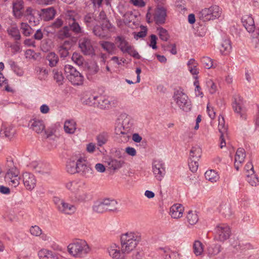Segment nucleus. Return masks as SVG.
<instances>
[{
    "label": "nucleus",
    "instance_id": "obj_1",
    "mask_svg": "<svg viewBox=\"0 0 259 259\" xmlns=\"http://www.w3.org/2000/svg\"><path fill=\"white\" fill-rule=\"evenodd\" d=\"M141 240V235L138 232H128L120 236L122 252L128 254L134 250Z\"/></svg>",
    "mask_w": 259,
    "mask_h": 259
},
{
    "label": "nucleus",
    "instance_id": "obj_2",
    "mask_svg": "<svg viewBox=\"0 0 259 259\" xmlns=\"http://www.w3.org/2000/svg\"><path fill=\"white\" fill-rule=\"evenodd\" d=\"M6 171L5 180L9 185L16 187L20 184L19 170L14 164L12 158H8L4 165Z\"/></svg>",
    "mask_w": 259,
    "mask_h": 259
},
{
    "label": "nucleus",
    "instance_id": "obj_3",
    "mask_svg": "<svg viewBox=\"0 0 259 259\" xmlns=\"http://www.w3.org/2000/svg\"><path fill=\"white\" fill-rule=\"evenodd\" d=\"M69 253L76 258L85 256L91 251V248L84 240H76L70 243L67 246Z\"/></svg>",
    "mask_w": 259,
    "mask_h": 259
},
{
    "label": "nucleus",
    "instance_id": "obj_4",
    "mask_svg": "<svg viewBox=\"0 0 259 259\" xmlns=\"http://www.w3.org/2000/svg\"><path fill=\"white\" fill-rule=\"evenodd\" d=\"M221 9L217 5L204 8L198 13V17L203 22L219 18L221 15Z\"/></svg>",
    "mask_w": 259,
    "mask_h": 259
},
{
    "label": "nucleus",
    "instance_id": "obj_5",
    "mask_svg": "<svg viewBox=\"0 0 259 259\" xmlns=\"http://www.w3.org/2000/svg\"><path fill=\"white\" fill-rule=\"evenodd\" d=\"M173 99L179 107L185 112L191 110L192 104L188 96L181 90L175 92Z\"/></svg>",
    "mask_w": 259,
    "mask_h": 259
},
{
    "label": "nucleus",
    "instance_id": "obj_6",
    "mask_svg": "<svg viewBox=\"0 0 259 259\" xmlns=\"http://www.w3.org/2000/svg\"><path fill=\"white\" fill-rule=\"evenodd\" d=\"M64 71L68 79L73 85H81L83 82V75L71 65H66Z\"/></svg>",
    "mask_w": 259,
    "mask_h": 259
},
{
    "label": "nucleus",
    "instance_id": "obj_7",
    "mask_svg": "<svg viewBox=\"0 0 259 259\" xmlns=\"http://www.w3.org/2000/svg\"><path fill=\"white\" fill-rule=\"evenodd\" d=\"M53 201L57 210L61 213L72 215L76 210V207L74 204L69 203L59 197H54Z\"/></svg>",
    "mask_w": 259,
    "mask_h": 259
},
{
    "label": "nucleus",
    "instance_id": "obj_8",
    "mask_svg": "<svg viewBox=\"0 0 259 259\" xmlns=\"http://www.w3.org/2000/svg\"><path fill=\"white\" fill-rule=\"evenodd\" d=\"M79 165L77 173L85 178H90L94 175V170L86 159L83 157L79 158Z\"/></svg>",
    "mask_w": 259,
    "mask_h": 259
},
{
    "label": "nucleus",
    "instance_id": "obj_9",
    "mask_svg": "<svg viewBox=\"0 0 259 259\" xmlns=\"http://www.w3.org/2000/svg\"><path fill=\"white\" fill-rule=\"evenodd\" d=\"M215 234L217 240L224 242L229 238L231 234V229L228 225L221 224L216 226Z\"/></svg>",
    "mask_w": 259,
    "mask_h": 259
},
{
    "label": "nucleus",
    "instance_id": "obj_10",
    "mask_svg": "<svg viewBox=\"0 0 259 259\" xmlns=\"http://www.w3.org/2000/svg\"><path fill=\"white\" fill-rule=\"evenodd\" d=\"M152 171L156 179L161 181L165 175V167L162 160L154 159L152 162Z\"/></svg>",
    "mask_w": 259,
    "mask_h": 259
},
{
    "label": "nucleus",
    "instance_id": "obj_11",
    "mask_svg": "<svg viewBox=\"0 0 259 259\" xmlns=\"http://www.w3.org/2000/svg\"><path fill=\"white\" fill-rule=\"evenodd\" d=\"M79 48L85 55H92L94 54V49L91 39L89 37L84 36L80 38L78 41Z\"/></svg>",
    "mask_w": 259,
    "mask_h": 259
},
{
    "label": "nucleus",
    "instance_id": "obj_12",
    "mask_svg": "<svg viewBox=\"0 0 259 259\" xmlns=\"http://www.w3.org/2000/svg\"><path fill=\"white\" fill-rule=\"evenodd\" d=\"M232 107L235 113L238 114L242 119L246 118L245 109L243 106V99L239 95L234 97Z\"/></svg>",
    "mask_w": 259,
    "mask_h": 259
},
{
    "label": "nucleus",
    "instance_id": "obj_13",
    "mask_svg": "<svg viewBox=\"0 0 259 259\" xmlns=\"http://www.w3.org/2000/svg\"><path fill=\"white\" fill-rule=\"evenodd\" d=\"M166 16V7H162L161 5L156 7L154 14V20L156 24L161 25L164 24Z\"/></svg>",
    "mask_w": 259,
    "mask_h": 259
},
{
    "label": "nucleus",
    "instance_id": "obj_14",
    "mask_svg": "<svg viewBox=\"0 0 259 259\" xmlns=\"http://www.w3.org/2000/svg\"><path fill=\"white\" fill-rule=\"evenodd\" d=\"M107 252L110 257L113 259H124L126 255L125 253L122 252V248L115 244H112L109 246L107 249Z\"/></svg>",
    "mask_w": 259,
    "mask_h": 259
},
{
    "label": "nucleus",
    "instance_id": "obj_15",
    "mask_svg": "<svg viewBox=\"0 0 259 259\" xmlns=\"http://www.w3.org/2000/svg\"><path fill=\"white\" fill-rule=\"evenodd\" d=\"M24 186L28 190H32L36 186V179L32 174L25 172L22 175Z\"/></svg>",
    "mask_w": 259,
    "mask_h": 259
},
{
    "label": "nucleus",
    "instance_id": "obj_16",
    "mask_svg": "<svg viewBox=\"0 0 259 259\" xmlns=\"http://www.w3.org/2000/svg\"><path fill=\"white\" fill-rule=\"evenodd\" d=\"M31 166L36 172L43 175H49L51 172V169L48 164L42 162L34 161L31 164Z\"/></svg>",
    "mask_w": 259,
    "mask_h": 259
},
{
    "label": "nucleus",
    "instance_id": "obj_17",
    "mask_svg": "<svg viewBox=\"0 0 259 259\" xmlns=\"http://www.w3.org/2000/svg\"><path fill=\"white\" fill-rule=\"evenodd\" d=\"M242 22L247 31L252 34L258 28H255L254 22L251 15H246L242 17Z\"/></svg>",
    "mask_w": 259,
    "mask_h": 259
},
{
    "label": "nucleus",
    "instance_id": "obj_18",
    "mask_svg": "<svg viewBox=\"0 0 259 259\" xmlns=\"http://www.w3.org/2000/svg\"><path fill=\"white\" fill-rule=\"evenodd\" d=\"M85 183L78 180H74L67 182L65 184L67 189L71 192L74 195L78 190L83 188Z\"/></svg>",
    "mask_w": 259,
    "mask_h": 259
},
{
    "label": "nucleus",
    "instance_id": "obj_19",
    "mask_svg": "<svg viewBox=\"0 0 259 259\" xmlns=\"http://www.w3.org/2000/svg\"><path fill=\"white\" fill-rule=\"evenodd\" d=\"M83 21L87 27H94L98 24L96 15L94 13H88L84 15Z\"/></svg>",
    "mask_w": 259,
    "mask_h": 259
},
{
    "label": "nucleus",
    "instance_id": "obj_20",
    "mask_svg": "<svg viewBox=\"0 0 259 259\" xmlns=\"http://www.w3.org/2000/svg\"><path fill=\"white\" fill-rule=\"evenodd\" d=\"M245 158V151L243 148H239L237 149L235 156L234 166L237 170H238L240 164L244 161Z\"/></svg>",
    "mask_w": 259,
    "mask_h": 259
},
{
    "label": "nucleus",
    "instance_id": "obj_21",
    "mask_svg": "<svg viewBox=\"0 0 259 259\" xmlns=\"http://www.w3.org/2000/svg\"><path fill=\"white\" fill-rule=\"evenodd\" d=\"M29 125L33 131L39 134L45 130V126L41 120L33 119L29 121Z\"/></svg>",
    "mask_w": 259,
    "mask_h": 259
},
{
    "label": "nucleus",
    "instance_id": "obj_22",
    "mask_svg": "<svg viewBox=\"0 0 259 259\" xmlns=\"http://www.w3.org/2000/svg\"><path fill=\"white\" fill-rule=\"evenodd\" d=\"M40 259H59L58 253L47 249H41L38 252Z\"/></svg>",
    "mask_w": 259,
    "mask_h": 259
},
{
    "label": "nucleus",
    "instance_id": "obj_23",
    "mask_svg": "<svg viewBox=\"0 0 259 259\" xmlns=\"http://www.w3.org/2000/svg\"><path fill=\"white\" fill-rule=\"evenodd\" d=\"M56 14V11L53 7H50L41 10L40 16L41 18L46 21H49L53 19Z\"/></svg>",
    "mask_w": 259,
    "mask_h": 259
},
{
    "label": "nucleus",
    "instance_id": "obj_24",
    "mask_svg": "<svg viewBox=\"0 0 259 259\" xmlns=\"http://www.w3.org/2000/svg\"><path fill=\"white\" fill-rule=\"evenodd\" d=\"M24 3L21 1H18L13 3V12L15 17L20 18L23 15Z\"/></svg>",
    "mask_w": 259,
    "mask_h": 259
},
{
    "label": "nucleus",
    "instance_id": "obj_25",
    "mask_svg": "<svg viewBox=\"0 0 259 259\" xmlns=\"http://www.w3.org/2000/svg\"><path fill=\"white\" fill-rule=\"evenodd\" d=\"M184 211L183 206L180 204H174L170 208V214L174 219H178L182 216Z\"/></svg>",
    "mask_w": 259,
    "mask_h": 259
},
{
    "label": "nucleus",
    "instance_id": "obj_26",
    "mask_svg": "<svg viewBox=\"0 0 259 259\" xmlns=\"http://www.w3.org/2000/svg\"><path fill=\"white\" fill-rule=\"evenodd\" d=\"M99 44L101 48L109 54H115L116 48L114 43L108 41H100Z\"/></svg>",
    "mask_w": 259,
    "mask_h": 259
},
{
    "label": "nucleus",
    "instance_id": "obj_27",
    "mask_svg": "<svg viewBox=\"0 0 259 259\" xmlns=\"http://www.w3.org/2000/svg\"><path fill=\"white\" fill-rule=\"evenodd\" d=\"M74 201L77 202H83L90 199V196L87 192L83 191L82 188L76 192L74 195Z\"/></svg>",
    "mask_w": 259,
    "mask_h": 259
},
{
    "label": "nucleus",
    "instance_id": "obj_28",
    "mask_svg": "<svg viewBox=\"0 0 259 259\" xmlns=\"http://www.w3.org/2000/svg\"><path fill=\"white\" fill-rule=\"evenodd\" d=\"M115 40L118 42V48L123 53H126L131 46L125 38L122 36H117L115 38Z\"/></svg>",
    "mask_w": 259,
    "mask_h": 259
},
{
    "label": "nucleus",
    "instance_id": "obj_29",
    "mask_svg": "<svg viewBox=\"0 0 259 259\" xmlns=\"http://www.w3.org/2000/svg\"><path fill=\"white\" fill-rule=\"evenodd\" d=\"M79 158L76 161L69 159L67 161L66 166V169L67 172L74 174L77 173L78 166L79 165Z\"/></svg>",
    "mask_w": 259,
    "mask_h": 259
},
{
    "label": "nucleus",
    "instance_id": "obj_30",
    "mask_svg": "<svg viewBox=\"0 0 259 259\" xmlns=\"http://www.w3.org/2000/svg\"><path fill=\"white\" fill-rule=\"evenodd\" d=\"M107 211H115L118 209V203L114 199H105L103 200Z\"/></svg>",
    "mask_w": 259,
    "mask_h": 259
},
{
    "label": "nucleus",
    "instance_id": "obj_31",
    "mask_svg": "<svg viewBox=\"0 0 259 259\" xmlns=\"http://www.w3.org/2000/svg\"><path fill=\"white\" fill-rule=\"evenodd\" d=\"M72 34L70 32L69 28L68 26L66 25L60 29L56 34L57 38L61 40H63L67 38L71 37Z\"/></svg>",
    "mask_w": 259,
    "mask_h": 259
},
{
    "label": "nucleus",
    "instance_id": "obj_32",
    "mask_svg": "<svg viewBox=\"0 0 259 259\" xmlns=\"http://www.w3.org/2000/svg\"><path fill=\"white\" fill-rule=\"evenodd\" d=\"M46 59L48 61V65L51 67L56 66L59 60L58 55L54 52L48 53L46 56Z\"/></svg>",
    "mask_w": 259,
    "mask_h": 259
},
{
    "label": "nucleus",
    "instance_id": "obj_33",
    "mask_svg": "<svg viewBox=\"0 0 259 259\" xmlns=\"http://www.w3.org/2000/svg\"><path fill=\"white\" fill-rule=\"evenodd\" d=\"M15 133V130L11 125L3 127L0 132V135L2 137H5L9 139L12 138Z\"/></svg>",
    "mask_w": 259,
    "mask_h": 259
},
{
    "label": "nucleus",
    "instance_id": "obj_34",
    "mask_svg": "<svg viewBox=\"0 0 259 259\" xmlns=\"http://www.w3.org/2000/svg\"><path fill=\"white\" fill-rule=\"evenodd\" d=\"M232 49L231 41L229 39H225L222 42L220 50L222 54L226 55L228 54Z\"/></svg>",
    "mask_w": 259,
    "mask_h": 259
},
{
    "label": "nucleus",
    "instance_id": "obj_35",
    "mask_svg": "<svg viewBox=\"0 0 259 259\" xmlns=\"http://www.w3.org/2000/svg\"><path fill=\"white\" fill-rule=\"evenodd\" d=\"M115 133L117 135H121L124 138L129 137L128 134L130 132L128 131V130L125 129V127L121 124L119 121L116 123Z\"/></svg>",
    "mask_w": 259,
    "mask_h": 259
},
{
    "label": "nucleus",
    "instance_id": "obj_36",
    "mask_svg": "<svg viewBox=\"0 0 259 259\" xmlns=\"http://www.w3.org/2000/svg\"><path fill=\"white\" fill-rule=\"evenodd\" d=\"M76 122L73 120H66L64 125V131L68 134H73L76 129Z\"/></svg>",
    "mask_w": 259,
    "mask_h": 259
},
{
    "label": "nucleus",
    "instance_id": "obj_37",
    "mask_svg": "<svg viewBox=\"0 0 259 259\" xmlns=\"http://www.w3.org/2000/svg\"><path fill=\"white\" fill-rule=\"evenodd\" d=\"M36 76L37 78L40 80H46L48 76V70L45 67H36L35 68Z\"/></svg>",
    "mask_w": 259,
    "mask_h": 259
},
{
    "label": "nucleus",
    "instance_id": "obj_38",
    "mask_svg": "<svg viewBox=\"0 0 259 259\" xmlns=\"http://www.w3.org/2000/svg\"><path fill=\"white\" fill-rule=\"evenodd\" d=\"M7 32L9 35L15 40H19L21 39V35L17 27H11L8 28Z\"/></svg>",
    "mask_w": 259,
    "mask_h": 259
},
{
    "label": "nucleus",
    "instance_id": "obj_39",
    "mask_svg": "<svg viewBox=\"0 0 259 259\" xmlns=\"http://www.w3.org/2000/svg\"><path fill=\"white\" fill-rule=\"evenodd\" d=\"M109 138V134L106 132H103L100 133L96 138L98 145L99 146H102L104 145L107 141Z\"/></svg>",
    "mask_w": 259,
    "mask_h": 259
},
{
    "label": "nucleus",
    "instance_id": "obj_40",
    "mask_svg": "<svg viewBox=\"0 0 259 259\" xmlns=\"http://www.w3.org/2000/svg\"><path fill=\"white\" fill-rule=\"evenodd\" d=\"M103 22L101 24V26H102V30H107L110 32H113L115 30V27L112 24L110 23L109 21L106 19V17L105 15H104L103 17Z\"/></svg>",
    "mask_w": 259,
    "mask_h": 259
},
{
    "label": "nucleus",
    "instance_id": "obj_41",
    "mask_svg": "<svg viewBox=\"0 0 259 259\" xmlns=\"http://www.w3.org/2000/svg\"><path fill=\"white\" fill-rule=\"evenodd\" d=\"M193 252L196 256L202 254L203 252V244L199 240H196L193 245Z\"/></svg>",
    "mask_w": 259,
    "mask_h": 259
},
{
    "label": "nucleus",
    "instance_id": "obj_42",
    "mask_svg": "<svg viewBox=\"0 0 259 259\" xmlns=\"http://www.w3.org/2000/svg\"><path fill=\"white\" fill-rule=\"evenodd\" d=\"M221 250V245L218 244H213L208 247L207 253L209 256H214L218 254Z\"/></svg>",
    "mask_w": 259,
    "mask_h": 259
},
{
    "label": "nucleus",
    "instance_id": "obj_43",
    "mask_svg": "<svg viewBox=\"0 0 259 259\" xmlns=\"http://www.w3.org/2000/svg\"><path fill=\"white\" fill-rule=\"evenodd\" d=\"M105 31V30H102V26H99L98 24L96 25L93 28L94 34L101 39L105 38L107 36Z\"/></svg>",
    "mask_w": 259,
    "mask_h": 259
},
{
    "label": "nucleus",
    "instance_id": "obj_44",
    "mask_svg": "<svg viewBox=\"0 0 259 259\" xmlns=\"http://www.w3.org/2000/svg\"><path fill=\"white\" fill-rule=\"evenodd\" d=\"M250 174H246L247 181L252 186H256L258 183V178L254 174V171H250Z\"/></svg>",
    "mask_w": 259,
    "mask_h": 259
},
{
    "label": "nucleus",
    "instance_id": "obj_45",
    "mask_svg": "<svg viewBox=\"0 0 259 259\" xmlns=\"http://www.w3.org/2000/svg\"><path fill=\"white\" fill-rule=\"evenodd\" d=\"M98 107L101 109H106L109 108L110 106V102L105 97L102 96H98Z\"/></svg>",
    "mask_w": 259,
    "mask_h": 259
},
{
    "label": "nucleus",
    "instance_id": "obj_46",
    "mask_svg": "<svg viewBox=\"0 0 259 259\" xmlns=\"http://www.w3.org/2000/svg\"><path fill=\"white\" fill-rule=\"evenodd\" d=\"M67 26L69 27L70 31L71 30L75 34H77L82 32L81 27L77 21L70 22Z\"/></svg>",
    "mask_w": 259,
    "mask_h": 259
},
{
    "label": "nucleus",
    "instance_id": "obj_47",
    "mask_svg": "<svg viewBox=\"0 0 259 259\" xmlns=\"http://www.w3.org/2000/svg\"><path fill=\"white\" fill-rule=\"evenodd\" d=\"M201 156V149L199 147H193L190 152V158L199 160Z\"/></svg>",
    "mask_w": 259,
    "mask_h": 259
},
{
    "label": "nucleus",
    "instance_id": "obj_48",
    "mask_svg": "<svg viewBox=\"0 0 259 259\" xmlns=\"http://www.w3.org/2000/svg\"><path fill=\"white\" fill-rule=\"evenodd\" d=\"M108 163L110 168L115 170L121 167L124 163V162L122 160L111 159L109 160Z\"/></svg>",
    "mask_w": 259,
    "mask_h": 259
},
{
    "label": "nucleus",
    "instance_id": "obj_49",
    "mask_svg": "<svg viewBox=\"0 0 259 259\" xmlns=\"http://www.w3.org/2000/svg\"><path fill=\"white\" fill-rule=\"evenodd\" d=\"M204 175L206 179L211 182H215L219 179L218 175L214 170L206 171Z\"/></svg>",
    "mask_w": 259,
    "mask_h": 259
},
{
    "label": "nucleus",
    "instance_id": "obj_50",
    "mask_svg": "<svg viewBox=\"0 0 259 259\" xmlns=\"http://www.w3.org/2000/svg\"><path fill=\"white\" fill-rule=\"evenodd\" d=\"M218 130L221 134H227V126L225 124V120L224 117L221 115L219 116Z\"/></svg>",
    "mask_w": 259,
    "mask_h": 259
},
{
    "label": "nucleus",
    "instance_id": "obj_51",
    "mask_svg": "<svg viewBox=\"0 0 259 259\" xmlns=\"http://www.w3.org/2000/svg\"><path fill=\"white\" fill-rule=\"evenodd\" d=\"M54 78L59 85L63 83L64 77L61 71L57 69H54L53 70Z\"/></svg>",
    "mask_w": 259,
    "mask_h": 259
},
{
    "label": "nucleus",
    "instance_id": "obj_52",
    "mask_svg": "<svg viewBox=\"0 0 259 259\" xmlns=\"http://www.w3.org/2000/svg\"><path fill=\"white\" fill-rule=\"evenodd\" d=\"M98 99V96L91 95L83 101V103L89 106L97 107Z\"/></svg>",
    "mask_w": 259,
    "mask_h": 259
},
{
    "label": "nucleus",
    "instance_id": "obj_53",
    "mask_svg": "<svg viewBox=\"0 0 259 259\" xmlns=\"http://www.w3.org/2000/svg\"><path fill=\"white\" fill-rule=\"evenodd\" d=\"M21 29L22 30V33L26 36H29L33 33V29L26 23L22 22L21 23Z\"/></svg>",
    "mask_w": 259,
    "mask_h": 259
},
{
    "label": "nucleus",
    "instance_id": "obj_54",
    "mask_svg": "<svg viewBox=\"0 0 259 259\" xmlns=\"http://www.w3.org/2000/svg\"><path fill=\"white\" fill-rule=\"evenodd\" d=\"M157 30L158 32L159 36L162 40L166 41L168 40L169 35L165 29L159 27L157 28Z\"/></svg>",
    "mask_w": 259,
    "mask_h": 259
},
{
    "label": "nucleus",
    "instance_id": "obj_55",
    "mask_svg": "<svg viewBox=\"0 0 259 259\" xmlns=\"http://www.w3.org/2000/svg\"><path fill=\"white\" fill-rule=\"evenodd\" d=\"M93 209L97 213H103L107 211L103 201L96 203L93 206Z\"/></svg>",
    "mask_w": 259,
    "mask_h": 259
},
{
    "label": "nucleus",
    "instance_id": "obj_56",
    "mask_svg": "<svg viewBox=\"0 0 259 259\" xmlns=\"http://www.w3.org/2000/svg\"><path fill=\"white\" fill-rule=\"evenodd\" d=\"M122 119V122H120L121 124L125 127V128L128 130V131L130 133L131 127L133 125V123L131 121V118L129 116L123 115L122 118L124 117Z\"/></svg>",
    "mask_w": 259,
    "mask_h": 259
},
{
    "label": "nucleus",
    "instance_id": "obj_57",
    "mask_svg": "<svg viewBox=\"0 0 259 259\" xmlns=\"http://www.w3.org/2000/svg\"><path fill=\"white\" fill-rule=\"evenodd\" d=\"M220 212L225 217H229L232 214L231 207L229 204H225L221 206Z\"/></svg>",
    "mask_w": 259,
    "mask_h": 259
},
{
    "label": "nucleus",
    "instance_id": "obj_58",
    "mask_svg": "<svg viewBox=\"0 0 259 259\" xmlns=\"http://www.w3.org/2000/svg\"><path fill=\"white\" fill-rule=\"evenodd\" d=\"M251 37L254 48L259 50V29H256L254 33H252Z\"/></svg>",
    "mask_w": 259,
    "mask_h": 259
},
{
    "label": "nucleus",
    "instance_id": "obj_59",
    "mask_svg": "<svg viewBox=\"0 0 259 259\" xmlns=\"http://www.w3.org/2000/svg\"><path fill=\"white\" fill-rule=\"evenodd\" d=\"M64 24V21L61 17H58L55 19L49 26V27L56 29L61 28Z\"/></svg>",
    "mask_w": 259,
    "mask_h": 259
},
{
    "label": "nucleus",
    "instance_id": "obj_60",
    "mask_svg": "<svg viewBox=\"0 0 259 259\" xmlns=\"http://www.w3.org/2000/svg\"><path fill=\"white\" fill-rule=\"evenodd\" d=\"M187 221L190 225L195 224L198 220V216L196 213H193L192 211H189L187 216Z\"/></svg>",
    "mask_w": 259,
    "mask_h": 259
},
{
    "label": "nucleus",
    "instance_id": "obj_61",
    "mask_svg": "<svg viewBox=\"0 0 259 259\" xmlns=\"http://www.w3.org/2000/svg\"><path fill=\"white\" fill-rule=\"evenodd\" d=\"M72 61L78 66H81L83 63V58L79 53L74 52L72 56Z\"/></svg>",
    "mask_w": 259,
    "mask_h": 259
},
{
    "label": "nucleus",
    "instance_id": "obj_62",
    "mask_svg": "<svg viewBox=\"0 0 259 259\" xmlns=\"http://www.w3.org/2000/svg\"><path fill=\"white\" fill-rule=\"evenodd\" d=\"M198 159H191L189 158V166L190 170L193 172H196L198 168Z\"/></svg>",
    "mask_w": 259,
    "mask_h": 259
},
{
    "label": "nucleus",
    "instance_id": "obj_63",
    "mask_svg": "<svg viewBox=\"0 0 259 259\" xmlns=\"http://www.w3.org/2000/svg\"><path fill=\"white\" fill-rule=\"evenodd\" d=\"M135 15L132 12H127L125 13L123 17V22L125 24H128L131 23L133 18L135 17Z\"/></svg>",
    "mask_w": 259,
    "mask_h": 259
},
{
    "label": "nucleus",
    "instance_id": "obj_64",
    "mask_svg": "<svg viewBox=\"0 0 259 259\" xmlns=\"http://www.w3.org/2000/svg\"><path fill=\"white\" fill-rule=\"evenodd\" d=\"M201 62L207 69H209L213 66L212 59L208 57H203L201 59Z\"/></svg>",
    "mask_w": 259,
    "mask_h": 259
}]
</instances>
